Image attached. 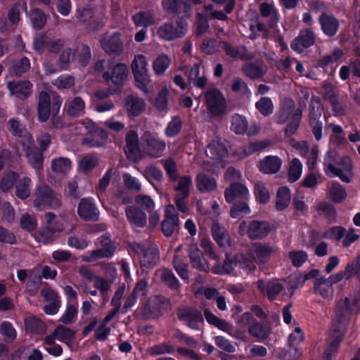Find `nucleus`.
Segmentation results:
<instances>
[{"label":"nucleus","mask_w":360,"mask_h":360,"mask_svg":"<svg viewBox=\"0 0 360 360\" xmlns=\"http://www.w3.org/2000/svg\"><path fill=\"white\" fill-rule=\"evenodd\" d=\"M64 225H60L56 226V229H40L37 232H34L32 236L34 239L39 243H48L53 240V234L56 232H60L63 230Z\"/></svg>","instance_id":"obj_43"},{"label":"nucleus","mask_w":360,"mask_h":360,"mask_svg":"<svg viewBox=\"0 0 360 360\" xmlns=\"http://www.w3.org/2000/svg\"><path fill=\"white\" fill-rule=\"evenodd\" d=\"M212 235L214 240L221 247L226 248L231 244V238L226 230L218 223L212 226Z\"/></svg>","instance_id":"obj_35"},{"label":"nucleus","mask_w":360,"mask_h":360,"mask_svg":"<svg viewBox=\"0 0 360 360\" xmlns=\"http://www.w3.org/2000/svg\"><path fill=\"white\" fill-rule=\"evenodd\" d=\"M47 205L56 208L60 206V202L48 186H39L34 194V206L41 210Z\"/></svg>","instance_id":"obj_10"},{"label":"nucleus","mask_w":360,"mask_h":360,"mask_svg":"<svg viewBox=\"0 0 360 360\" xmlns=\"http://www.w3.org/2000/svg\"><path fill=\"white\" fill-rule=\"evenodd\" d=\"M257 288L261 293L268 297L270 300L276 299L277 295L282 291L283 285L277 279L264 281L258 280Z\"/></svg>","instance_id":"obj_19"},{"label":"nucleus","mask_w":360,"mask_h":360,"mask_svg":"<svg viewBox=\"0 0 360 360\" xmlns=\"http://www.w3.org/2000/svg\"><path fill=\"white\" fill-rule=\"evenodd\" d=\"M355 268L356 265L354 264V262L349 263L345 271H340L338 273L331 275L326 279L333 285V284L341 281L345 278H349L352 277L354 275Z\"/></svg>","instance_id":"obj_55"},{"label":"nucleus","mask_w":360,"mask_h":360,"mask_svg":"<svg viewBox=\"0 0 360 360\" xmlns=\"http://www.w3.org/2000/svg\"><path fill=\"white\" fill-rule=\"evenodd\" d=\"M254 193L256 201L260 204H266L271 198V193L264 184L260 181L255 184Z\"/></svg>","instance_id":"obj_56"},{"label":"nucleus","mask_w":360,"mask_h":360,"mask_svg":"<svg viewBox=\"0 0 360 360\" xmlns=\"http://www.w3.org/2000/svg\"><path fill=\"white\" fill-rule=\"evenodd\" d=\"M206 155L211 160L203 162V168L211 172H217L218 168H223L228 151L225 144L219 140H213L205 150Z\"/></svg>","instance_id":"obj_4"},{"label":"nucleus","mask_w":360,"mask_h":360,"mask_svg":"<svg viewBox=\"0 0 360 360\" xmlns=\"http://www.w3.org/2000/svg\"><path fill=\"white\" fill-rule=\"evenodd\" d=\"M302 173V164L298 158H293L290 162L288 169V180L290 182L297 181Z\"/></svg>","instance_id":"obj_59"},{"label":"nucleus","mask_w":360,"mask_h":360,"mask_svg":"<svg viewBox=\"0 0 360 360\" xmlns=\"http://www.w3.org/2000/svg\"><path fill=\"white\" fill-rule=\"evenodd\" d=\"M255 108L262 115L269 116L272 114L274 106L269 97L263 96L255 103Z\"/></svg>","instance_id":"obj_58"},{"label":"nucleus","mask_w":360,"mask_h":360,"mask_svg":"<svg viewBox=\"0 0 360 360\" xmlns=\"http://www.w3.org/2000/svg\"><path fill=\"white\" fill-rule=\"evenodd\" d=\"M77 213L82 219L86 221L96 220L99 214L98 208L90 198L81 200L77 207Z\"/></svg>","instance_id":"obj_22"},{"label":"nucleus","mask_w":360,"mask_h":360,"mask_svg":"<svg viewBox=\"0 0 360 360\" xmlns=\"http://www.w3.org/2000/svg\"><path fill=\"white\" fill-rule=\"evenodd\" d=\"M101 45L103 50L108 53H118L122 49L120 34L115 33L111 36H105L101 39Z\"/></svg>","instance_id":"obj_30"},{"label":"nucleus","mask_w":360,"mask_h":360,"mask_svg":"<svg viewBox=\"0 0 360 360\" xmlns=\"http://www.w3.org/2000/svg\"><path fill=\"white\" fill-rule=\"evenodd\" d=\"M85 103L80 97H75L66 104L67 113L70 116H79L84 113Z\"/></svg>","instance_id":"obj_49"},{"label":"nucleus","mask_w":360,"mask_h":360,"mask_svg":"<svg viewBox=\"0 0 360 360\" xmlns=\"http://www.w3.org/2000/svg\"><path fill=\"white\" fill-rule=\"evenodd\" d=\"M355 309L351 307L349 300L345 298L340 300L337 304L333 319V329L330 333V346L325 352V356L330 360L336 352L338 343L343 335L344 329L350 314Z\"/></svg>","instance_id":"obj_2"},{"label":"nucleus","mask_w":360,"mask_h":360,"mask_svg":"<svg viewBox=\"0 0 360 360\" xmlns=\"http://www.w3.org/2000/svg\"><path fill=\"white\" fill-rule=\"evenodd\" d=\"M274 252V248L267 243H254L248 249V255L256 261L257 264L267 262Z\"/></svg>","instance_id":"obj_15"},{"label":"nucleus","mask_w":360,"mask_h":360,"mask_svg":"<svg viewBox=\"0 0 360 360\" xmlns=\"http://www.w3.org/2000/svg\"><path fill=\"white\" fill-rule=\"evenodd\" d=\"M250 195L248 188L242 184H233L224 192L225 199L228 202H232L237 200H247Z\"/></svg>","instance_id":"obj_21"},{"label":"nucleus","mask_w":360,"mask_h":360,"mask_svg":"<svg viewBox=\"0 0 360 360\" xmlns=\"http://www.w3.org/2000/svg\"><path fill=\"white\" fill-rule=\"evenodd\" d=\"M205 103L211 114L219 115L226 108V101L223 94L217 89H211L205 94Z\"/></svg>","instance_id":"obj_9"},{"label":"nucleus","mask_w":360,"mask_h":360,"mask_svg":"<svg viewBox=\"0 0 360 360\" xmlns=\"http://www.w3.org/2000/svg\"><path fill=\"white\" fill-rule=\"evenodd\" d=\"M315 41L314 34L309 29L302 30L291 43V48L297 53H302L305 49L312 46Z\"/></svg>","instance_id":"obj_20"},{"label":"nucleus","mask_w":360,"mask_h":360,"mask_svg":"<svg viewBox=\"0 0 360 360\" xmlns=\"http://www.w3.org/2000/svg\"><path fill=\"white\" fill-rule=\"evenodd\" d=\"M100 244L102 246L101 249L83 255L82 257V261L92 262L100 258L110 257L113 255L116 248L115 243L112 242L108 238H105L100 240Z\"/></svg>","instance_id":"obj_14"},{"label":"nucleus","mask_w":360,"mask_h":360,"mask_svg":"<svg viewBox=\"0 0 360 360\" xmlns=\"http://www.w3.org/2000/svg\"><path fill=\"white\" fill-rule=\"evenodd\" d=\"M98 164L97 157L88 155L81 159L79 162V169L84 172H89L95 168Z\"/></svg>","instance_id":"obj_64"},{"label":"nucleus","mask_w":360,"mask_h":360,"mask_svg":"<svg viewBox=\"0 0 360 360\" xmlns=\"http://www.w3.org/2000/svg\"><path fill=\"white\" fill-rule=\"evenodd\" d=\"M321 116V109L320 104L312 103L310 107L309 122L312 127L313 134L317 141H320L322 138V122L319 119Z\"/></svg>","instance_id":"obj_24"},{"label":"nucleus","mask_w":360,"mask_h":360,"mask_svg":"<svg viewBox=\"0 0 360 360\" xmlns=\"http://www.w3.org/2000/svg\"><path fill=\"white\" fill-rule=\"evenodd\" d=\"M260 13L263 17L269 18L271 26L274 25L279 20L278 11L271 4H262L260 6Z\"/></svg>","instance_id":"obj_50"},{"label":"nucleus","mask_w":360,"mask_h":360,"mask_svg":"<svg viewBox=\"0 0 360 360\" xmlns=\"http://www.w3.org/2000/svg\"><path fill=\"white\" fill-rule=\"evenodd\" d=\"M32 26L36 30L41 29L46 22L45 14L39 9L32 10L30 15Z\"/></svg>","instance_id":"obj_63"},{"label":"nucleus","mask_w":360,"mask_h":360,"mask_svg":"<svg viewBox=\"0 0 360 360\" xmlns=\"http://www.w3.org/2000/svg\"><path fill=\"white\" fill-rule=\"evenodd\" d=\"M141 144L146 155L152 158L163 155L166 144L156 133L146 131L141 137Z\"/></svg>","instance_id":"obj_7"},{"label":"nucleus","mask_w":360,"mask_h":360,"mask_svg":"<svg viewBox=\"0 0 360 360\" xmlns=\"http://www.w3.org/2000/svg\"><path fill=\"white\" fill-rule=\"evenodd\" d=\"M124 150L129 160L137 162L141 160L142 155L139 146V139L135 131L129 130L127 133Z\"/></svg>","instance_id":"obj_12"},{"label":"nucleus","mask_w":360,"mask_h":360,"mask_svg":"<svg viewBox=\"0 0 360 360\" xmlns=\"http://www.w3.org/2000/svg\"><path fill=\"white\" fill-rule=\"evenodd\" d=\"M75 332L63 326H58L50 335L45 338L46 343H54L56 340L70 346L74 338Z\"/></svg>","instance_id":"obj_23"},{"label":"nucleus","mask_w":360,"mask_h":360,"mask_svg":"<svg viewBox=\"0 0 360 360\" xmlns=\"http://www.w3.org/2000/svg\"><path fill=\"white\" fill-rule=\"evenodd\" d=\"M171 63V58L166 54L162 53L153 63V68L155 75H163Z\"/></svg>","instance_id":"obj_48"},{"label":"nucleus","mask_w":360,"mask_h":360,"mask_svg":"<svg viewBox=\"0 0 360 360\" xmlns=\"http://www.w3.org/2000/svg\"><path fill=\"white\" fill-rule=\"evenodd\" d=\"M295 108V102L291 98H285L276 115V122L278 124L286 122L290 117H292V111Z\"/></svg>","instance_id":"obj_37"},{"label":"nucleus","mask_w":360,"mask_h":360,"mask_svg":"<svg viewBox=\"0 0 360 360\" xmlns=\"http://www.w3.org/2000/svg\"><path fill=\"white\" fill-rule=\"evenodd\" d=\"M319 22L325 34L331 37L335 35L339 28L338 20L333 15L323 13L319 17Z\"/></svg>","instance_id":"obj_32"},{"label":"nucleus","mask_w":360,"mask_h":360,"mask_svg":"<svg viewBox=\"0 0 360 360\" xmlns=\"http://www.w3.org/2000/svg\"><path fill=\"white\" fill-rule=\"evenodd\" d=\"M71 167V161L67 158L60 157L51 161V169L57 174H66L70 171Z\"/></svg>","instance_id":"obj_47"},{"label":"nucleus","mask_w":360,"mask_h":360,"mask_svg":"<svg viewBox=\"0 0 360 360\" xmlns=\"http://www.w3.org/2000/svg\"><path fill=\"white\" fill-rule=\"evenodd\" d=\"M131 70L136 86L144 93H148L147 85L150 82V77L146 57L141 54L135 56L131 63Z\"/></svg>","instance_id":"obj_6"},{"label":"nucleus","mask_w":360,"mask_h":360,"mask_svg":"<svg viewBox=\"0 0 360 360\" xmlns=\"http://www.w3.org/2000/svg\"><path fill=\"white\" fill-rule=\"evenodd\" d=\"M25 327L27 331L39 333L44 331V323L35 316H30L25 320Z\"/></svg>","instance_id":"obj_61"},{"label":"nucleus","mask_w":360,"mask_h":360,"mask_svg":"<svg viewBox=\"0 0 360 360\" xmlns=\"http://www.w3.org/2000/svg\"><path fill=\"white\" fill-rule=\"evenodd\" d=\"M133 20L134 22V24L137 27H143L150 26L155 22L151 13L149 12H146V11H141V12L136 13L133 16Z\"/></svg>","instance_id":"obj_60"},{"label":"nucleus","mask_w":360,"mask_h":360,"mask_svg":"<svg viewBox=\"0 0 360 360\" xmlns=\"http://www.w3.org/2000/svg\"><path fill=\"white\" fill-rule=\"evenodd\" d=\"M243 72L252 79H256L263 76L266 70V66L262 63H246L243 67Z\"/></svg>","instance_id":"obj_41"},{"label":"nucleus","mask_w":360,"mask_h":360,"mask_svg":"<svg viewBox=\"0 0 360 360\" xmlns=\"http://www.w3.org/2000/svg\"><path fill=\"white\" fill-rule=\"evenodd\" d=\"M179 226V214L173 205L165 208V219L162 223V231L165 236H170L178 230Z\"/></svg>","instance_id":"obj_16"},{"label":"nucleus","mask_w":360,"mask_h":360,"mask_svg":"<svg viewBox=\"0 0 360 360\" xmlns=\"http://www.w3.org/2000/svg\"><path fill=\"white\" fill-rule=\"evenodd\" d=\"M128 68L124 63H118L112 68L111 73L104 72L103 77L105 81H111L115 84L124 83L128 77Z\"/></svg>","instance_id":"obj_25"},{"label":"nucleus","mask_w":360,"mask_h":360,"mask_svg":"<svg viewBox=\"0 0 360 360\" xmlns=\"http://www.w3.org/2000/svg\"><path fill=\"white\" fill-rule=\"evenodd\" d=\"M32 180L29 177L19 179L15 185V195L18 198L25 200L30 196Z\"/></svg>","instance_id":"obj_44"},{"label":"nucleus","mask_w":360,"mask_h":360,"mask_svg":"<svg viewBox=\"0 0 360 360\" xmlns=\"http://www.w3.org/2000/svg\"><path fill=\"white\" fill-rule=\"evenodd\" d=\"M7 86L11 94L15 95L21 99L27 98L32 92V84L29 81L20 82H9Z\"/></svg>","instance_id":"obj_29"},{"label":"nucleus","mask_w":360,"mask_h":360,"mask_svg":"<svg viewBox=\"0 0 360 360\" xmlns=\"http://www.w3.org/2000/svg\"><path fill=\"white\" fill-rule=\"evenodd\" d=\"M323 172L329 177H338L341 181L349 183L353 178L351 159L343 157L340 162L335 161L333 152L328 150L323 158Z\"/></svg>","instance_id":"obj_3"},{"label":"nucleus","mask_w":360,"mask_h":360,"mask_svg":"<svg viewBox=\"0 0 360 360\" xmlns=\"http://www.w3.org/2000/svg\"><path fill=\"white\" fill-rule=\"evenodd\" d=\"M271 231V226L269 222L258 220L243 221L240 223L238 230L240 235H247L252 240L264 238Z\"/></svg>","instance_id":"obj_5"},{"label":"nucleus","mask_w":360,"mask_h":360,"mask_svg":"<svg viewBox=\"0 0 360 360\" xmlns=\"http://www.w3.org/2000/svg\"><path fill=\"white\" fill-rule=\"evenodd\" d=\"M108 138V134L102 129H98L95 131L92 138H85L83 139V144L88 147H101L105 143Z\"/></svg>","instance_id":"obj_53"},{"label":"nucleus","mask_w":360,"mask_h":360,"mask_svg":"<svg viewBox=\"0 0 360 360\" xmlns=\"http://www.w3.org/2000/svg\"><path fill=\"white\" fill-rule=\"evenodd\" d=\"M192 188V179L190 176H182L178 179L177 185L174 190L176 193L174 202L179 210L186 213L188 212V206L186 199L189 196Z\"/></svg>","instance_id":"obj_8"},{"label":"nucleus","mask_w":360,"mask_h":360,"mask_svg":"<svg viewBox=\"0 0 360 360\" xmlns=\"http://www.w3.org/2000/svg\"><path fill=\"white\" fill-rule=\"evenodd\" d=\"M130 248L139 255L140 262L145 268L153 266L158 260V250L155 247L146 248L141 243H133L130 244Z\"/></svg>","instance_id":"obj_11"},{"label":"nucleus","mask_w":360,"mask_h":360,"mask_svg":"<svg viewBox=\"0 0 360 360\" xmlns=\"http://www.w3.org/2000/svg\"><path fill=\"white\" fill-rule=\"evenodd\" d=\"M257 262L254 259L243 254H239L235 256V266H238V271L243 270L248 273L254 271L256 269Z\"/></svg>","instance_id":"obj_39"},{"label":"nucleus","mask_w":360,"mask_h":360,"mask_svg":"<svg viewBox=\"0 0 360 360\" xmlns=\"http://www.w3.org/2000/svg\"><path fill=\"white\" fill-rule=\"evenodd\" d=\"M224 51L226 55L233 58L248 60L252 58V56L248 53L243 46H232L228 44H224Z\"/></svg>","instance_id":"obj_51"},{"label":"nucleus","mask_w":360,"mask_h":360,"mask_svg":"<svg viewBox=\"0 0 360 360\" xmlns=\"http://www.w3.org/2000/svg\"><path fill=\"white\" fill-rule=\"evenodd\" d=\"M231 130L236 134H244L248 129V122L245 117L240 115H235L232 117Z\"/></svg>","instance_id":"obj_62"},{"label":"nucleus","mask_w":360,"mask_h":360,"mask_svg":"<svg viewBox=\"0 0 360 360\" xmlns=\"http://www.w3.org/2000/svg\"><path fill=\"white\" fill-rule=\"evenodd\" d=\"M51 112V98L49 94L42 91L39 96L37 108L38 118L40 122H44L49 119Z\"/></svg>","instance_id":"obj_28"},{"label":"nucleus","mask_w":360,"mask_h":360,"mask_svg":"<svg viewBox=\"0 0 360 360\" xmlns=\"http://www.w3.org/2000/svg\"><path fill=\"white\" fill-rule=\"evenodd\" d=\"M125 109L129 117H136L141 114L146 107V101L136 94L127 95L124 101Z\"/></svg>","instance_id":"obj_18"},{"label":"nucleus","mask_w":360,"mask_h":360,"mask_svg":"<svg viewBox=\"0 0 360 360\" xmlns=\"http://www.w3.org/2000/svg\"><path fill=\"white\" fill-rule=\"evenodd\" d=\"M75 16L79 21L86 23L87 26L89 27V30L95 28L101 23L98 21V16L96 15L93 9L89 7L77 8Z\"/></svg>","instance_id":"obj_26"},{"label":"nucleus","mask_w":360,"mask_h":360,"mask_svg":"<svg viewBox=\"0 0 360 360\" xmlns=\"http://www.w3.org/2000/svg\"><path fill=\"white\" fill-rule=\"evenodd\" d=\"M8 130L19 138V143L21 145L30 165L37 171H39L43 167V154L34 145L32 135L21 124L18 119H11L8 122Z\"/></svg>","instance_id":"obj_1"},{"label":"nucleus","mask_w":360,"mask_h":360,"mask_svg":"<svg viewBox=\"0 0 360 360\" xmlns=\"http://www.w3.org/2000/svg\"><path fill=\"white\" fill-rule=\"evenodd\" d=\"M201 63H195L191 69L189 80L198 88H203L206 85L207 79L204 71L200 70Z\"/></svg>","instance_id":"obj_40"},{"label":"nucleus","mask_w":360,"mask_h":360,"mask_svg":"<svg viewBox=\"0 0 360 360\" xmlns=\"http://www.w3.org/2000/svg\"><path fill=\"white\" fill-rule=\"evenodd\" d=\"M282 160L278 156L269 155L260 161L259 169L265 174H275L280 169Z\"/></svg>","instance_id":"obj_33"},{"label":"nucleus","mask_w":360,"mask_h":360,"mask_svg":"<svg viewBox=\"0 0 360 360\" xmlns=\"http://www.w3.org/2000/svg\"><path fill=\"white\" fill-rule=\"evenodd\" d=\"M291 200V193L288 188L281 187L276 198V208L278 210H284L288 207Z\"/></svg>","instance_id":"obj_45"},{"label":"nucleus","mask_w":360,"mask_h":360,"mask_svg":"<svg viewBox=\"0 0 360 360\" xmlns=\"http://www.w3.org/2000/svg\"><path fill=\"white\" fill-rule=\"evenodd\" d=\"M168 305L167 300L161 297H154L149 300L148 306L145 307V314L148 312L153 316H158L165 306Z\"/></svg>","instance_id":"obj_36"},{"label":"nucleus","mask_w":360,"mask_h":360,"mask_svg":"<svg viewBox=\"0 0 360 360\" xmlns=\"http://www.w3.org/2000/svg\"><path fill=\"white\" fill-rule=\"evenodd\" d=\"M204 315L205 317V319L207 321L217 327L219 329L228 333H231L232 331V326L226 321L220 319L217 316H216L214 314H213L212 312H210L208 309H205L204 311Z\"/></svg>","instance_id":"obj_46"},{"label":"nucleus","mask_w":360,"mask_h":360,"mask_svg":"<svg viewBox=\"0 0 360 360\" xmlns=\"http://www.w3.org/2000/svg\"><path fill=\"white\" fill-rule=\"evenodd\" d=\"M126 214L134 229L143 227L147 222L146 213L136 207H127Z\"/></svg>","instance_id":"obj_27"},{"label":"nucleus","mask_w":360,"mask_h":360,"mask_svg":"<svg viewBox=\"0 0 360 360\" xmlns=\"http://www.w3.org/2000/svg\"><path fill=\"white\" fill-rule=\"evenodd\" d=\"M186 30V25L182 22H176L175 24L165 23L160 27L157 33L159 37L169 41L182 37Z\"/></svg>","instance_id":"obj_13"},{"label":"nucleus","mask_w":360,"mask_h":360,"mask_svg":"<svg viewBox=\"0 0 360 360\" xmlns=\"http://www.w3.org/2000/svg\"><path fill=\"white\" fill-rule=\"evenodd\" d=\"M270 327L266 324L259 323L256 321L249 327V333L258 340H264L270 333Z\"/></svg>","instance_id":"obj_52"},{"label":"nucleus","mask_w":360,"mask_h":360,"mask_svg":"<svg viewBox=\"0 0 360 360\" xmlns=\"http://www.w3.org/2000/svg\"><path fill=\"white\" fill-rule=\"evenodd\" d=\"M314 290L316 294L325 299H331L333 296L332 285L324 278H320L316 281Z\"/></svg>","instance_id":"obj_38"},{"label":"nucleus","mask_w":360,"mask_h":360,"mask_svg":"<svg viewBox=\"0 0 360 360\" xmlns=\"http://www.w3.org/2000/svg\"><path fill=\"white\" fill-rule=\"evenodd\" d=\"M270 144L271 143L269 140L250 143L248 146H245L243 151L238 153V156L240 158H246L257 151L261 150L268 147Z\"/></svg>","instance_id":"obj_54"},{"label":"nucleus","mask_w":360,"mask_h":360,"mask_svg":"<svg viewBox=\"0 0 360 360\" xmlns=\"http://www.w3.org/2000/svg\"><path fill=\"white\" fill-rule=\"evenodd\" d=\"M189 256L191 262L194 268L204 271H208L210 270L209 265L203 257L202 252L198 248L197 244L191 245Z\"/></svg>","instance_id":"obj_31"},{"label":"nucleus","mask_w":360,"mask_h":360,"mask_svg":"<svg viewBox=\"0 0 360 360\" xmlns=\"http://www.w3.org/2000/svg\"><path fill=\"white\" fill-rule=\"evenodd\" d=\"M235 257L233 259H229L226 257L224 263L223 264H217L212 268V272L216 274H231L233 271H238V266H235Z\"/></svg>","instance_id":"obj_57"},{"label":"nucleus","mask_w":360,"mask_h":360,"mask_svg":"<svg viewBox=\"0 0 360 360\" xmlns=\"http://www.w3.org/2000/svg\"><path fill=\"white\" fill-rule=\"evenodd\" d=\"M196 186L201 193H210L217 188V184L214 178L200 172L195 179Z\"/></svg>","instance_id":"obj_34"},{"label":"nucleus","mask_w":360,"mask_h":360,"mask_svg":"<svg viewBox=\"0 0 360 360\" xmlns=\"http://www.w3.org/2000/svg\"><path fill=\"white\" fill-rule=\"evenodd\" d=\"M330 199L336 203L342 202L347 196V191L340 184L333 181L328 188Z\"/></svg>","instance_id":"obj_42"},{"label":"nucleus","mask_w":360,"mask_h":360,"mask_svg":"<svg viewBox=\"0 0 360 360\" xmlns=\"http://www.w3.org/2000/svg\"><path fill=\"white\" fill-rule=\"evenodd\" d=\"M179 319L194 330H200L203 319L200 311L193 308H183L178 311Z\"/></svg>","instance_id":"obj_17"}]
</instances>
